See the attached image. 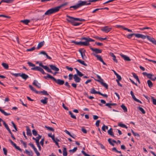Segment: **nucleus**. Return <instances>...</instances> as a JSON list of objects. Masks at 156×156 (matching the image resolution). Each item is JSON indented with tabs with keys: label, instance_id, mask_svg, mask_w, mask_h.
<instances>
[{
	"label": "nucleus",
	"instance_id": "obj_1",
	"mask_svg": "<svg viewBox=\"0 0 156 156\" xmlns=\"http://www.w3.org/2000/svg\"><path fill=\"white\" fill-rule=\"evenodd\" d=\"M58 11L57 7L52 8L48 10L44 14V15L40 16L37 20H42L44 19L45 15H49L55 13Z\"/></svg>",
	"mask_w": 156,
	"mask_h": 156
},
{
	"label": "nucleus",
	"instance_id": "obj_2",
	"mask_svg": "<svg viewBox=\"0 0 156 156\" xmlns=\"http://www.w3.org/2000/svg\"><path fill=\"white\" fill-rule=\"evenodd\" d=\"M66 17V20L74 26H78L82 24L81 23H78L75 22V18L68 15H67Z\"/></svg>",
	"mask_w": 156,
	"mask_h": 156
},
{
	"label": "nucleus",
	"instance_id": "obj_3",
	"mask_svg": "<svg viewBox=\"0 0 156 156\" xmlns=\"http://www.w3.org/2000/svg\"><path fill=\"white\" fill-rule=\"evenodd\" d=\"M81 40H85V41H81V46H88L90 44L89 42L94 41V40L90 38L89 37H83L81 38Z\"/></svg>",
	"mask_w": 156,
	"mask_h": 156
},
{
	"label": "nucleus",
	"instance_id": "obj_4",
	"mask_svg": "<svg viewBox=\"0 0 156 156\" xmlns=\"http://www.w3.org/2000/svg\"><path fill=\"white\" fill-rule=\"evenodd\" d=\"M140 38L144 39L147 38V40L151 42L154 44L156 45V40L152 37H151L150 36L147 35L145 36L143 34H141Z\"/></svg>",
	"mask_w": 156,
	"mask_h": 156
},
{
	"label": "nucleus",
	"instance_id": "obj_5",
	"mask_svg": "<svg viewBox=\"0 0 156 156\" xmlns=\"http://www.w3.org/2000/svg\"><path fill=\"white\" fill-rule=\"evenodd\" d=\"M39 65L40 66H41L43 68V69L45 70L47 72L52 73L54 75H55L56 74L58 73L56 71L54 73H53L52 71H51V70L49 69L48 67L46 66H44L41 62L40 63Z\"/></svg>",
	"mask_w": 156,
	"mask_h": 156
},
{
	"label": "nucleus",
	"instance_id": "obj_6",
	"mask_svg": "<svg viewBox=\"0 0 156 156\" xmlns=\"http://www.w3.org/2000/svg\"><path fill=\"white\" fill-rule=\"evenodd\" d=\"M31 69L32 70L38 71L41 72L43 74H46L44 72L43 69L41 68L39 66H36L34 68H32Z\"/></svg>",
	"mask_w": 156,
	"mask_h": 156
},
{
	"label": "nucleus",
	"instance_id": "obj_7",
	"mask_svg": "<svg viewBox=\"0 0 156 156\" xmlns=\"http://www.w3.org/2000/svg\"><path fill=\"white\" fill-rule=\"evenodd\" d=\"M79 51L81 54L82 58L85 60L87 58V57L85 56V52H86V50L83 49H81L79 50Z\"/></svg>",
	"mask_w": 156,
	"mask_h": 156
},
{
	"label": "nucleus",
	"instance_id": "obj_8",
	"mask_svg": "<svg viewBox=\"0 0 156 156\" xmlns=\"http://www.w3.org/2000/svg\"><path fill=\"white\" fill-rule=\"evenodd\" d=\"M112 28L108 26H106L103 27L101 30L102 31L104 32L105 33H108L111 31Z\"/></svg>",
	"mask_w": 156,
	"mask_h": 156
},
{
	"label": "nucleus",
	"instance_id": "obj_9",
	"mask_svg": "<svg viewBox=\"0 0 156 156\" xmlns=\"http://www.w3.org/2000/svg\"><path fill=\"white\" fill-rule=\"evenodd\" d=\"M93 55L96 57L98 60L102 62L103 65H106V63L104 61L101 56L94 54H93Z\"/></svg>",
	"mask_w": 156,
	"mask_h": 156
},
{
	"label": "nucleus",
	"instance_id": "obj_10",
	"mask_svg": "<svg viewBox=\"0 0 156 156\" xmlns=\"http://www.w3.org/2000/svg\"><path fill=\"white\" fill-rule=\"evenodd\" d=\"M90 48L92 51L94 52V54H97L101 53L102 51L101 49H98L97 48H94L91 47H90ZM93 54H94V53L92 54L93 55Z\"/></svg>",
	"mask_w": 156,
	"mask_h": 156
},
{
	"label": "nucleus",
	"instance_id": "obj_11",
	"mask_svg": "<svg viewBox=\"0 0 156 156\" xmlns=\"http://www.w3.org/2000/svg\"><path fill=\"white\" fill-rule=\"evenodd\" d=\"M86 4V1H82L80 0L78 2L77 4L78 8H80L81 6L85 5Z\"/></svg>",
	"mask_w": 156,
	"mask_h": 156
},
{
	"label": "nucleus",
	"instance_id": "obj_12",
	"mask_svg": "<svg viewBox=\"0 0 156 156\" xmlns=\"http://www.w3.org/2000/svg\"><path fill=\"white\" fill-rule=\"evenodd\" d=\"M54 81L56 83L59 85H62L64 83V80L59 79L57 80L55 78V80Z\"/></svg>",
	"mask_w": 156,
	"mask_h": 156
},
{
	"label": "nucleus",
	"instance_id": "obj_13",
	"mask_svg": "<svg viewBox=\"0 0 156 156\" xmlns=\"http://www.w3.org/2000/svg\"><path fill=\"white\" fill-rule=\"evenodd\" d=\"M73 79L76 83H79L81 80V79L76 74H75L73 76Z\"/></svg>",
	"mask_w": 156,
	"mask_h": 156
},
{
	"label": "nucleus",
	"instance_id": "obj_14",
	"mask_svg": "<svg viewBox=\"0 0 156 156\" xmlns=\"http://www.w3.org/2000/svg\"><path fill=\"white\" fill-rule=\"evenodd\" d=\"M120 55L126 61H130L131 59L129 57H128L126 55H124L123 54H120Z\"/></svg>",
	"mask_w": 156,
	"mask_h": 156
},
{
	"label": "nucleus",
	"instance_id": "obj_15",
	"mask_svg": "<svg viewBox=\"0 0 156 156\" xmlns=\"http://www.w3.org/2000/svg\"><path fill=\"white\" fill-rule=\"evenodd\" d=\"M49 66L50 67L51 69L54 71L58 72L59 70V69L55 65H49Z\"/></svg>",
	"mask_w": 156,
	"mask_h": 156
},
{
	"label": "nucleus",
	"instance_id": "obj_16",
	"mask_svg": "<svg viewBox=\"0 0 156 156\" xmlns=\"http://www.w3.org/2000/svg\"><path fill=\"white\" fill-rule=\"evenodd\" d=\"M20 76L25 80H26L29 78V76L23 73H21Z\"/></svg>",
	"mask_w": 156,
	"mask_h": 156
},
{
	"label": "nucleus",
	"instance_id": "obj_17",
	"mask_svg": "<svg viewBox=\"0 0 156 156\" xmlns=\"http://www.w3.org/2000/svg\"><path fill=\"white\" fill-rule=\"evenodd\" d=\"M33 84L38 88H40L41 87V84L38 83L37 81L36 80H34L33 83Z\"/></svg>",
	"mask_w": 156,
	"mask_h": 156
},
{
	"label": "nucleus",
	"instance_id": "obj_18",
	"mask_svg": "<svg viewBox=\"0 0 156 156\" xmlns=\"http://www.w3.org/2000/svg\"><path fill=\"white\" fill-rule=\"evenodd\" d=\"M47 76H44V78L48 80V78H49L53 80L54 81L55 80V78L52 76L48 74H47Z\"/></svg>",
	"mask_w": 156,
	"mask_h": 156
},
{
	"label": "nucleus",
	"instance_id": "obj_19",
	"mask_svg": "<svg viewBox=\"0 0 156 156\" xmlns=\"http://www.w3.org/2000/svg\"><path fill=\"white\" fill-rule=\"evenodd\" d=\"M27 129V135L29 136H32V134L30 129H29V127L28 126H26Z\"/></svg>",
	"mask_w": 156,
	"mask_h": 156
},
{
	"label": "nucleus",
	"instance_id": "obj_20",
	"mask_svg": "<svg viewBox=\"0 0 156 156\" xmlns=\"http://www.w3.org/2000/svg\"><path fill=\"white\" fill-rule=\"evenodd\" d=\"M100 92L96 91L94 88H93L91 89L90 93L92 94H99Z\"/></svg>",
	"mask_w": 156,
	"mask_h": 156
},
{
	"label": "nucleus",
	"instance_id": "obj_21",
	"mask_svg": "<svg viewBox=\"0 0 156 156\" xmlns=\"http://www.w3.org/2000/svg\"><path fill=\"white\" fill-rule=\"evenodd\" d=\"M48 98L46 97H44V99L41 100V102L43 104H47Z\"/></svg>",
	"mask_w": 156,
	"mask_h": 156
},
{
	"label": "nucleus",
	"instance_id": "obj_22",
	"mask_svg": "<svg viewBox=\"0 0 156 156\" xmlns=\"http://www.w3.org/2000/svg\"><path fill=\"white\" fill-rule=\"evenodd\" d=\"M44 41H43L40 42L38 44L37 48V49H39L43 46L44 44Z\"/></svg>",
	"mask_w": 156,
	"mask_h": 156
},
{
	"label": "nucleus",
	"instance_id": "obj_23",
	"mask_svg": "<svg viewBox=\"0 0 156 156\" xmlns=\"http://www.w3.org/2000/svg\"><path fill=\"white\" fill-rule=\"evenodd\" d=\"M29 87L32 91L35 92L36 94H38V91L36 90V89L32 85H29Z\"/></svg>",
	"mask_w": 156,
	"mask_h": 156
},
{
	"label": "nucleus",
	"instance_id": "obj_24",
	"mask_svg": "<svg viewBox=\"0 0 156 156\" xmlns=\"http://www.w3.org/2000/svg\"><path fill=\"white\" fill-rule=\"evenodd\" d=\"M108 133L109 135L112 136L113 137H115L112 131V128H110V129L108 130Z\"/></svg>",
	"mask_w": 156,
	"mask_h": 156
},
{
	"label": "nucleus",
	"instance_id": "obj_25",
	"mask_svg": "<svg viewBox=\"0 0 156 156\" xmlns=\"http://www.w3.org/2000/svg\"><path fill=\"white\" fill-rule=\"evenodd\" d=\"M132 74L133 77L138 82L140 83V82L139 80V79L138 77V76L136 75V74L135 73H132Z\"/></svg>",
	"mask_w": 156,
	"mask_h": 156
},
{
	"label": "nucleus",
	"instance_id": "obj_26",
	"mask_svg": "<svg viewBox=\"0 0 156 156\" xmlns=\"http://www.w3.org/2000/svg\"><path fill=\"white\" fill-rule=\"evenodd\" d=\"M63 156H67V155L66 148L65 147H63Z\"/></svg>",
	"mask_w": 156,
	"mask_h": 156
},
{
	"label": "nucleus",
	"instance_id": "obj_27",
	"mask_svg": "<svg viewBox=\"0 0 156 156\" xmlns=\"http://www.w3.org/2000/svg\"><path fill=\"white\" fill-rule=\"evenodd\" d=\"M77 61L85 66H87V64H86L84 61H82L81 59H78L77 60Z\"/></svg>",
	"mask_w": 156,
	"mask_h": 156
},
{
	"label": "nucleus",
	"instance_id": "obj_28",
	"mask_svg": "<svg viewBox=\"0 0 156 156\" xmlns=\"http://www.w3.org/2000/svg\"><path fill=\"white\" fill-rule=\"evenodd\" d=\"M14 0H2L1 2H5L7 3H12Z\"/></svg>",
	"mask_w": 156,
	"mask_h": 156
},
{
	"label": "nucleus",
	"instance_id": "obj_29",
	"mask_svg": "<svg viewBox=\"0 0 156 156\" xmlns=\"http://www.w3.org/2000/svg\"><path fill=\"white\" fill-rule=\"evenodd\" d=\"M38 93H42V94L44 95H49V94L48 93L47 91L45 90H43V91H38Z\"/></svg>",
	"mask_w": 156,
	"mask_h": 156
},
{
	"label": "nucleus",
	"instance_id": "obj_30",
	"mask_svg": "<svg viewBox=\"0 0 156 156\" xmlns=\"http://www.w3.org/2000/svg\"><path fill=\"white\" fill-rule=\"evenodd\" d=\"M68 2H65L64 3H63L61 5H60L58 6H57V7L58 10L59 11V9L62 7L65 6V5H67V4H68Z\"/></svg>",
	"mask_w": 156,
	"mask_h": 156
},
{
	"label": "nucleus",
	"instance_id": "obj_31",
	"mask_svg": "<svg viewBox=\"0 0 156 156\" xmlns=\"http://www.w3.org/2000/svg\"><path fill=\"white\" fill-rule=\"evenodd\" d=\"M25 153L26 154H28L29 156H32L33 155V152L32 151H29L27 150H26L25 151Z\"/></svg>",
	"mask_w": 156,
	"mask_h": 156
},
{
	"label": "nucleus",
	"instance_id": "obj_32",
	"mask_svg": "<svg viewBox=\"0 0 156 156\" xmlns=\"http://www.w3.org/2000/svg\"><path fill=\"white\" fill-rule=\"evenodd\" d=\"M20 22L23 23L27 25L30 22V21L28 20H21Z\"/></svg>",
	"mask_w": 156,
	"mask_h": 156
},
{
	"label": "nucleus",
	"instance_id": "obj_33",
	"mask_svg": "<svg viewBox=\"0 0 156 156\" xmlns=\"http://www.w3.org/2000/svg\"><path fill=\"white\" fill-rule=\"evenodd\" d=\"M121 107L124 112H126L127 111V109L126 107L123 104H122Z\"/></svg>",
	"mask_w": 156,
	"mask_h": 156
},
{
	"label": "nucleus",
	"instance_id": "obj_34",
	"mask_svg": "<svg viewBox=\"0 0 156 156\" xmlns=\"http://www.w3.org/2000/svg\"><path fill=\"white\" fill-rule=\"evenodd\" d=\"M147 83L149 87L150 88H151L153 87V84L151 81L149 80L147 81Z\"/></svg>",
	"mask_w": 156,
	"mask_h": 156
},
{
	"label": "nucleus",
	"instance_id": "obj_35",
	"mask_svg": "<svg viewBox=\"0 0 156 156\" xmlns=\"http://www.w3.org/2000/svg\"><path fill=\"white\" fill-rule=\"evenodd\" d=\"M41 136L39 135H38V136L36 138V143H39V140L41 138Z\"/></svg>",
	"mask_w": 156,
	"mask_h": 156
},
{
	"label": "nucleus",
	"instance_id": "obj_36",
	"mask_svg": "<svg viewBox=\"0 0 156 156\" xmlns=\"http://www.w3.org/2000/svg\"><path fill=\"white\" fill-rule=\"evenodd\" d=\"M2 65L3 67L6 69H8L9 68L8 65L7 63H2Z\"/></svg>",
	"mask_w": 156,
	"mask_h": 156
},
{
	"label": "nucleus",
	"instance_id": "obj_37",
	"mask_svg": "<svg viewBox=\"0 0 156 156\" xmlns=\"http://www.w3.org/2000/svg\"><path fill=\"white\" fill-rule=\"evenodd\" d=\"M137 108L140 111L142 112L143 114H145V111L142 108L139 107Z\"/></svg>",
	"mask_w": 156,
	"mask_h": 156
},
{
	"label": "nucleus",
	"instance_id": "obj_38",
	"mask_svg": "<svg viewBox=\"0 0 156 156\" xmlns=\"http://www.w3.org/2000/svg\"><path fill=\"white\" fill-rule=\"evenodd\" d=\"M77 149V147H75L73 149L70 150L69 151L70 153H73L76 151Z\"/></svg>",
	"mask_w": 156,
	"mask_h": 156
},
{
	"label": "nucleus",
	"instance_id": "obj_39",
	"mask_svg": "<svg viewBox=\"0 0 156 156\" xmlns=\"http://www.w3.org/2000/svg\"><path fill=\"white\" fill-rule=\"evenodd\" d=\"M69 114L70 115L71 117L74 119H76V117L75 115H74L72 113V112L70 111H69Z\"/></svg>",
	"mask_w": 156,
	"mask_h": 156
},
{
	"label": "nucleus",
	"instance_id": "obj_40",
	"mask_svg": "<svg viewBox=\"0 0 156 156\" xmlns=\"http://www.w3.org/2000/svg\"><path fill=\"white\" fill-rule=\"evenodd\" d=\"M45 127L49 131H51L52 132L54 131V129L52 128V127H51L49 126H45Z\"/></svg>",
	"mask_w": 156,
	"mask_h": 156
},
{
	"label": "nucleus",
	"instance_id": "obj_41",
	"mask_svg": "<svg viewBox=\"0 0 156 156\" xmlns=\"http://www.w3.org/2000/svg\"><path fill=\"white\" fill-rule=\"evenodd\" d=\"M118 126L122 127L126 129H127V127L125 124L121 123H119L118 124Z\"/></svg>",
	"mask_w": 156,
	"mask_h": 156
},
{
	"label": "nucleus",
	"instance_id": "obj_42",
	"mask_svg": "<svg viewBox=\"0 0 156 156\" xmlns=\"http://www.w3.org/2000/svg\"><path fill=\"white\" fill-rule=\"evenodd\" d=\"M11 74L13 76H14L15 77H18V76H20V74H21V73H11Z\"/></svg>",
	"mask_w": 156,
	"mask_h": 156
},
{
	"label": "nucleus",
	"instance_id": "obj_43",
	"mask_svg": "<svg viewBox=\"0 0 156 156\" xmlns=\"http://www.w3.org/2000/svg\"><path fill=\"white\" fill-rule=\"evenodd\" d=\"M27 64H28L29 66L30 67H32L33 68L36 67L35 65L33 64V63L30 62H27Z\"/></svg>",
	"mask_w": 156,
	"mask_h": 156
},
{
	"label": "nucleus",
	"instance_id": "obj_44",
	"mask_svg": "<svg viewBox=\"0 0 156 156\" xmlns=\"http://www.w3.org/2000/svg\"><path fill=\"white\" fill-rule=\"evenodd\" d=\"M133 35H134V33L129 34L127 35L126 37L128 39H130Z\"/></svg>",
	"mask_w": 156,
	"mask_h": 156
},
{
	"label": "nucleus",
	"instance_id": "obj_45",
	"mask_svg": "<svg viewBox=\"0 0 156 156\" xmlns=\"http://www.w3.org/2000/svg\"><path fill=\"white\" fill-rule=\"evenodd\" d=\"M131 132H132L133 134L135 136H137L138 137L140 136V135L138 133H135L133 129L131 130Z\"/></svg>",
	"mask_w": 156,
	"mask_h": 156
},
{
	"label": "nucleus",
	"instance_id": "obj_46",
	"mask_svg": "<svg viewBox=\"0 0 156 156\" xmlns=\"http://www.w3.org/2000/svg\"><path fill=\"white\" fill-rule=\"evenodd\" d=\"M3 124L7 130L10 129L8 125L5 122V121H3Z\"/></svg>",
	"mask_w": 156,
	"mask_h": 156
},
{
	"label": "nucleus",
	"instance_id": "obj_47",
	"mask_svg": "<svg viewBox=\"0 0 156 156\" xmlns=\"http://www.w3.org/2000/svg\"><path fill=\"white\" fill-rule=\"evenodd\" d=\"M140 30H144L145 29H149L151 30H152V29L151 27H144L143 28H140Z\"/></svg>",
	"mask_w": 156,
	"mask_h": 156
},
{
	"label": "nucleus",
	"instance_id": "obj_48",
	"mask_svg": "<svg viewBox=\"0 0 156 156\" xmlns=\"http://www.w3.org/2000/svg\"><path fill=\"white\" fill-rule=\"evenodd\" d=\"M108 126L104 125L102 127V129L104 131H105V129H108Z\"/></svg>",
	"mask_w": 156,
	"mask_h": 156
},
{
	"label": "nucleus",
	"instance_id": "obj_49",
	"mask_svg": "<svg viewBox=\"0 0 156 156\" xmlns=\"http://www.w3.org/2000/svg\"><path fill=\"white\" fill-rule=\"evenodd\" d=\"M20 141L21 144H22L24 146V147L26 148L27 147V144L26 143L24 142L22 140H20Z\"/></svg>",
	"mask_w": 156,
	"mask_h": 156
},
{
	"label": "nucleus",
	"instance_id": "obj_50",
	"mask_svg": "<svg viewBox=\"0 0 156 156\" xmlns=\"http://www.w3.org/2000/svg\"><path fill=\"white\" fill-rule=\"evenodd\" d=\"M151 98L152 100L153 104L154 105H156V99H154V97L152 96L151 97Z\"/></svg>",
	"mask_w": 156,
	"mask_h": 156
},
{
	"label": "nucleus",
	"instance_id": "obj_51",
	"mask_svg": "<svg viewBox=\"0 0 156 156\" xmlns=\"http://www.w3.org/2000/svg\"><path fill=\"white\" fill-rule=\"evenodd\" d=\"M72 8H73L74 10H76V9H77L78 8H79L78 7L77 4L76 5L70 6V7L69 8H70V9Z\"/></svg>",
	"mask_w": 156,
	"mask_h": 156
},
{
	"label": "nucleus",
	"instance_id": "obj_52",
	"mask_svg": "<svg viewBox=\"0 0 156 156\" xmlns=\"http://www.w3.org/2000/svg\"><path fill=\"white\" fill-rule=\"evenodd\" d=\"M32 132L33 135L35 136H36L37 135H38L37 133V131L34 129L33 130Z\"/></svg>",
	"mask_w": 156,
	"mask_h": 156
},
{
	"label": "nucleus",
	"instance_id": "obj_53",
	"mask_svg": "<svg viewBox=\"0 0 156 156\" xmlns=\"http://www.w3.org/2000/svg\"><path fill=\"white\" fill-rule=\"evenodd\" d=\"M64 132L70 136L74 138V137H73V136L71 134V133L67 130H65L64 131Z\"/></svg>",
	"mask_w": 156,
	"mask_h": 156
},
{
	"label": "nucleus",
	"instance_id": "obj_54",
	"mask_svg": "<svg viewBox=\"0 0 156 156\" xmlns=\"http://www.w3.org/2000/svg\"><path fill=\"white\" fill-rule=\"evenodd\" d=\"M80 21L81 22L84 21H85V20L82 19V18H75V21Z\"/></svg>",
	"mask_w": 156,
	"mask_h": 156
},
{
	"label": "nucleus",
	"instance_id": "obj_55",
	"mask_svg": "<svg viewBox=\"0 0 156 156\" xmlns=\"http://www.w3.org/2000/svg\"><path fill=\"white\" fill-rule=\"evenodd\" d=\"M34 150V151L35 153L36 154L37 156H39L40 155V153L38 151L36 148Z\"/></svg>",
	"mask_w": 156,
	"mask_h": 156
},
{
	"label": "nucleus",
	"instance_id": "obj_56",
	"mask_svg": "<svg viewBox=\"0 0 156 156\" xmlns=\"http://www.w3.org/2000/svg\"><path fill=\"white\" fill-rule=\"evenodd\" d=\"M108 141L109 143L112 145V146H114V144L112 142V140L111 139V138H109L108 140Z\"/></svg>",
	"mask_w": 156,
	"mask_h": 156
},
{
	"label": "nucleus",
	"instance_id": "obj_57",
	"mask_svg": "<svg viewBox=\"0 0 156 156\" xmlns=\"http://www.w3.org/2000/svg\"><path fill=\"white\" fill-rule=\"evenodd\" d=\"M14 147L17 150L21 152L22 151V150L20 147H19L17 146L16 145V144Z\"/></svg>",
	"mask_w": 156,
	"mask_h": 156
},
{
	"label": "nucleus",
	"instance_id": "obj_58",
	"mask_svg": "<svg viewBox=\"0 0 156 156\" xmlns=\"http://www.w3.org/2000/svg\"><path fill=\"white\" fill-rule=\"evenodd\" d=\"M11 123H12V125L13 127L15 129V130H16V131H17V129L16 126V125L12 121Z\"/></svg>",
	"mask_w": 156,
	"mask_h": 156
},
{
	"label": "nucleus",
	"instance_id": "obj_59",
	"mask_svg": "<svg viewBox=\"0 0 156 156\" xmlns=\"http://www.w3.org/2000/svg\"><path fill=\"white\" fill-rule=\"evenodd\" d=\"M101 85L105 87L106 89H108V84L106 83H104V82L103 83H102L101 84Z\"/></svg>",
	"mask_w": 156,
	"mask_h": 156
},
{
	"label": "nucleus",
	"instance_id": "obj_60",
	"mask_svg": "<svg viewBox=\"0 0 156 156\" xmlns=\"http://www.w3.org/2000/svg\"><path fill=\"white\" fill-rule=\"evenodd\" d=\"M72 42L75 44L76 45H81V41L76 42L75 41H73Z\"/></svg>",
	"mask_w": 156,
	"mask_h": 156
},
{
	"label": "nucleus",
	"instance_id": "obj_61",
	"mask_svg": "<svg viewBox=\"0 0 156 156\" xmlns=\"http://www.w3.org/2000/svg\"><path fill=\"white\" fill-rule=\"evenodd\" d=\"M35 48L34 47H33L32 48H29L27 49V51H30L34 50Z\"/></svg>",
	"mask_w": 156,
	"mask_h": 156
},
{
	"label": "nucleus",
	"instance_id": "obj_62",
	"mask_svg": "<svg viewBox=\"0 0 156 156\" xmlns=\"http://www.w3.org/2000/svg\"><path fill=\"white\" fill-rule=\"evenodd\" d=\"M142 34H134V36L137 38H140Z\"/></svg>",
	"mask_w": 156,
	"mask_h": 156
},
{
	"label": "nucleus",
	"instance_id": "obj_63",
	"mask_svg": "<svg viewBox=\"0 0 156 156\" xmlns=\"http://www.w3.org/2000/svg\"><path fill=\"white\" fill-rule=\"evenodd\" d=\"M29 145L33 149V150H34L36 148L34 145L32 143H30L29 144Z\"/></svg>",
	"mask_w": 156,
	"mask_h": 156
},
{
	"label": "nucleus",
	"instance_id": "obj_64",
	"mask_svg": "<svg viewBox=\"0 0 156 156\" xmlns=\"http://www.w3.org/2000/svg\"><path fill=\"white\" fill-rule=\"evenodd\" d=\"M44 139L43 138L42 139L40 142V144L42 146H43L44 144Z\"/></svg>",
	"mask_w": 156,
	"mask_h": 156
}]
</instances>
